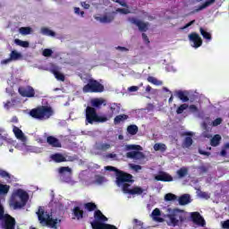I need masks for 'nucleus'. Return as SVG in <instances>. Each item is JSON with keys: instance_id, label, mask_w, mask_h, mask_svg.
I'll list each match as a JSON object with an SVG mask.
<instances>
[{"instance_id": "49", "label": "nucleus", "mask_w": 229, "mask_h": 229, "mask_svg": "<svg viewBox=\"0 0 229 229\" xmlns=\"http://www.w3.org/2000/svg\"><path fill=\"white\" fill-rule=\"evenodd\" d=\"M114 2L123 6V8H128V4L124 3V0H114Z\"/></svg>"}, {"instance_id": "46", "label": "nucleus", "mask_w": 229, "mask_h": 229, "mask_svg": "<svg viewBox=\"0 0 229 229\" xmlns=\"http://www.w3.org/2000/svg\"><path fill=\"white\" fill-rule=\"evenodd\" d=\"M75 160H78V156H67L65 157V162H74Z\"/></svg>"}, {"instance_id": "44", "label": "nucleus", "mask_w": 229, "mask_h": 229, "mask_svg": "<svg viewBox=\"0 0 229 229\" xmlns=\"http://www.w3.org/2000/svg\"><path fill=\"white\" fill-rule=\"evenodd\" d=\"M111 146L108 143H102L98 146V149H100V151H106L108 149H110Z\"/></svg>"}, {"instance_id": "51", "label": "nucleus", "mask_w": 229, "mask_h": 229, "mask_svg": "<svg viewBox=\"0 0 229 229\" xmlns=\"http://www.w3.org/2000/svg\"><path fill=\"white\" fill-rule=\"evenodd\" d=\"M130 165L134 171H140V169H142V166H140V165L131 164Z\"/></svg>"}, {"instance_id": "35", "label": "nucleus", "mask_w": 229, "mask_h": 229, "mask_svg": "<svg viewBox=\"0 0 229 229\" xmlns=\"http://www.w3.org/2000/svg\"><path fill=\"white\" fill-rule=\"evenodd\" d=\"M14 44H16V46H20V47H30V42L22 41L19 38L14 39Z\"/></svg>"}, {"instance_id": "12", "label": "nucleus", "mask_w": 229, "mask_h": 229, "mask_svg": "<svg viewBox=\"0 0 229 229\" xmlns=\"http://www.w3.org/2000/svg\"><path fill=\"white\" fill-rule=\"evenodd\" d=\"M18 92L21 98H35V89L31 86H21Z\"/></svg>"}, {"instance_id": "62", "label": "nucleus", "mask_w": 229, "mask_h": 229, "mask_svg": "<svg viewBox=\"0 0 229 229\" xmlns=\"http://www.w3.org/2000/svg\"><path fill=\"white\" fill-rule=\"evenodd\" d=\"M101 22H110V19H108L107 16H104L101 19Z\"/></svg>"}, {"instance_id": "9", "label": "nucleus", "mask_w": 229, "mask_h": 229, "mask_svg": "<svg viewBox=\"0 0 229 229\" xmlns=\"http://www.w3.org/2000/svg\"><path fill=\"white\" fill-rule=\"evenodd\" d=\"M83 92L85 93H101L105 92V86L99 81L94 79H89L88 83L82 88Z\"/></svg>"}, {"instance_id": "2", "label": "nucleus", "mask_w": 229, "mask_h": 229, "mask_svg": "<svg viewBox=\"0 0 229 229\" xmlns=\"http://www.w3.org/2000/svg\"><path fill=\"white\" fill-rule=\"evenodd\" d=\"M10 192V185L0 182V198L1 196H7ZM0 221H2V227L4 229H15L17 222L13 216L4 214V208L0 203Z\"/></svg>"}, {"instance_id": "23", "label": "nucleus", "mask_w": 229, "mask_h": 229, "mask_svg": "<svg viewBox=\"0 0 229 229\" xmlns=\"http://www.w3.org/2000/svg\"><path fill=\"white\" fill-rule=\"evenodd\" d=\"M128 115L127 114H119V115H116L114 119V124H121V123L126 121L128 119Z\"/></svg>"}, {"instance_id": "25", "label": "nucleus", "mask_w": 229, "mask_h": 229, "mask_svg": "<svg viewBox=\"0 0 229 229\" xmlns=\"http://www.w3.org/2000/svg\"><path fill=\"white\" fill-rule=\"evenodd\" d=\"M160 209L159 208H155L152 211V217L154 219V221H158L159 223H162V221H164V218L162 217H158L160 216Z\"/></svg>"}, {"instance_id": "7", "label": "nucleus", "mask_w": 229, "mask_h": 229, "mask_svg": "<svg viewBox=\"0 0 229 229\" xmlns=\"http://www.w3.org/2000/svg\"><path fill=\"white\" fill-rule=\"evenodd\" d=\"M125 151H130L126 153V157L132 160H144L146 155L142 151V147L140 145H126Z\"/></svg>"}, {"instance_id": "14", "label": "nucleus", "mask_w": 229, "mask_h": 229, "mask_svg": "<svg viewBox=\"0 0 229 229\" xmlns=\"http://www.w3.org/2000/svg\"><path fill=\"white\" fill-rule=\"evenodd\" d=\"M189 38L191 42H193L192 47L195 48L201 47L203 44V39L199 37V34L196 32H192L189 35Z\"/></svg>"}, {"instance_id": "63", "label": "nucleus", "mask_w": 229, "mask_h": 229, "mask_svg": "<svg viewBox=\"0 0 229 229\" xmlns=\"http://www.w3.org/2000/svg\"><path fill=\"white\" fill-rule=\"evenodd\" d=\"M116 49H118L119 51H128V48L124 47H117Z\"/></svg>"}, {"instance_id": "4", "label": "nucleus", "mask_w": 229, "mask_h": 229, "mask_svg": "<svg viewBox=\"0 0 229 229\" xmlns=\"http://www.w3.org/2000/svg\"><path fill=\"white\" fill-rule=\"evenodd\" d=\"M28 199H30V195L22 189H19L12 196L10 199V206L13 207L14 210L19 208H23L26 207V203H28Z\"/></svg>"}, {"instance_id": "29", "label": "nucleus", "mask_w": 229, "mask_h": 229, "mask_svg": "<svg viewBox=\"0 0 229 229\" xmlns=\"http://www.w3.org/2000/svg\"><path fill=\"white\" fill-rule=\"evenodd\" d=\"M127 131L130 135H137V133H139V127L135 124L129 125L127 127Z\"/></svg>"}, {"instance_id": "19", "label": "nucleus", "mask_w": 229, "mask_h": 229, "mask_svg": "<svg viewBox=\"0 0 229 229\" xmlns=\"http://www.w3.org/2000/svg\"><path fill=\"white\" fill-rule=\"evenodd\" d=\"M50 72L54 74L55 78H56L59 81H65V75L58 71V68H52Z\"/></svg>"}, {"instance_id": "3", "label": "nucleus", "mask_w": 229, "mask_h": 229, "mask_svg": "<svg viewBox=\"0 0 229 229\" xmlns=\"http://www.w3.org/2000/svg\"><path fill=\"white\" fill-rule=\"evenodd\" d=\"M29 115L37 121H47L55 115V110L49 106H38L29 112Z\"/></svg>"}, {"instance_id": "53", "label": "nucleus", "mask_w": 229, "mask_h": 229, "mask_svg": "<svg viewBox=\"0 0 229 229\" xmlns=\"http://www.w3.org/2000/svg\"><path fill=\"white\" fill-rule=\"evenodd\" d=\"M129 92H137V90H139V87L138 86H131L130 88H128Z\"/></svg>"}, {"instance_id": "16", "label": "nucleus", "mask_w": 229, "mask_h": 229, "mask_svg": "<svg viewBox=\"0 0 229 229\" xmlns=\"http://www.w3.org/2000/svg\"><path fill=\"white\" fill-rule=\"evenodd\" d=\"M191 217L195 225H199V226H205V219L201 216L199 212H192Z\"/></svg>"}, {"instance_id": "41", "label": "nucleus", "mask_w": 229, "mask_h": 229, "mask_svg": "<svg viewBox=\"0 0 229 229\" xmlns=\"http://www.w3.org/2000/svg\"><path fill=\"white\" fill-rule=\"evenodd\" d=\"M192 142H193V140H192L191 137H189V136L186 137L184 139V142H183L184 148H191L192 146Z\"/></svg>"}, {"instance_id": "1", "label": "nucleus", "mask_w": 229, "mask_h": 229, "mask_svg": "<svg viewBox=\"0 0 229 229\" xmlns=\"http://www.w3.org/2000/svg\"><path fill=\"white\" fill-rule=\"evenodd\" d=\"M106 171H113L115 173L116 176V185L117 187H122L123 194H131V196H135V194L140 196L144 192V190L139 186L130 189V183H133V175L128 174L123 170L115 168V166H106Z\"/></svg>"}, {"instance_id": "58", "label": "nucleus", "mask_w": 229, "mask_h": 229, "mask_svg": "<svg viewBox=\"0 0 229 229\" xmlns=\"http://www.w3.org/2000/svg\"><path fill=\"white\" fill-rule=\"evenodd\" d=\"M199 155H204L206 157H210V152H207V151L199 149Z\"/></svg>"}, {"instance_id": "6", "label": "nucleus", "mask_w": 229, "mask_h": 229, "mask_svg": "<svg viewBox=\"0 0 229 229\" xmlns=\"http://www.w3.org/2000/svg\"><path fill=\"white\" fill-rule=\"evenodd\" d=\"M167 217L172 226H178L180 223H185V221H187V212L174 208L171 214L167 215Z\"/></svg>"}, {"instance_id": "60", "label": "nucleus", "mask_w": 229, "mask_h": 229, "mask_svg": "<svg viewBox=\"0 0 229 229\" xmlns=\"http://www.w3.org/2000/svg\"><path fill=\"white\" fill-rule=\"evenodd\" d=\"M190 110L191 112H198V106H196L195 105H191L190 106Z\"/></svg>"}, {"instance_id": "61", "label": "nucleus", "mask_w": 229, "mask_h": 229, "mask_svg": "<svg viewBox=\"0 0 229 229\" xmlns=\"http://www.w3.org/2000/svg\"><path fill=\"white\" fill-rule=\"evenodd\" d=\"M81 5L85 8V10H89V8H90V4H87L86 2H82Z\"/></svg>"}, {"instance_id": "22", "label": "nucleus", "mask_w": 229, "mask_h": 229, "mask_svg": "<svg viewBox=\"0 0 229 229\" xmlns=\"http://www.w3.org/2000/svg\"><path fill=\"white\" fill-rule=\"evenodd\" d=\"M221 144V135L216 134L211 140H210V146L213 148H217V146Z\"/></svg>"}, {"instance_id": "55", "label": "nucleus", "mask_w": 229, "mask_h": 229, "mask_svg": "<svg viewBox=\"0 0 229 229\" xmlns=\"http://www.w3.org/2000/svg\"><path fill=\"white\" fill-rule=\"evenodd\" d=\"M141 37H142L144 42H147V44H149V38H148V35H146V33H142Z\"/></svg>"}, {"instance_id": "30", "label": "nucleus", "mask_w": 229, "mask_h": 229, "mask_svg": "<svg viewBox=\"0 0 229 229\" xmlns=\"http://www.w3.org/2000/svg\"><path fill=\"white\" fill-rule=\"evenodd\" d=\"M189 174V169L187 167H182L177 170V176L178 178H185Z\"/></svg>"}, {"instance_id": "36", "label": "nucleus", "mask_w": 229, "mask_h": 229, "mask_svg": "<svg viewBox=\"0 0 229 229\" xmlns=\"http://www.w3.org/2000/svg\"><path fill=\"white\" fill-rule=\"evenodd\" d=\"M15 103H17V99L12 98L11 100H8L6 103H4V106L6 108V110H10L12 106H15Z\"/></svg>"}, {"instance_id": "42", "label": "nucleus", "mask_w": 229, "mask_h": 229, "mask_svg": "<svg viewBox=\"0 0 229 229\" xmlns=\"http://www.w3.org/2000/svg\"><path fill=\"white\" fill-rule=\"evenodd\" d=\"M178 197H176V195L173 194V193H166L165 195V201H174L175 199H177Z\"/></svg>"}, {"instance_id": "39", "label": "nucleus", "mask_w": 229, "mask_h": 229, "mask_svg": "<svg viewBox=\"0 0 229 229\" xmlns=\"http://www.w3.org/2000/svg\"><path fill=\"white\" fill-rule=\"evenodd\" d=\"M187 108H189V105L187 104H182L179 107H177L176 109V114L178 115H180L181 114H183V112H185V110H187Z\"/></svg>"}, {"instance_id": "50", "label": "nucleus", "mask_w": 229, "mask_h": 229, "mask_svg": "<svg viewBox=\"0 0 229 229\" xmlns=\"http://www.w3.org/2000/svg\"><path fill=\"white\" fill-rule=\"evenodd\" d=\"M101 229H118L115 225L106 224Z\"/></svg>"}, {"instance_id": "10", "label": "nucleus", "mask_w": 229, "mask_h": 229, "mask_svg": "<svg viewBox=\"0 0 229 229\" xmlns=\"http://www.w3.org/2000/svg\"><path fill=\"white\" fill-rule=\"evenodd\" d=\"M106 221H108V218L103 215V212L101 210L97 209L94 212V221L90 223L92 229H102L106 224Z\"/></svg>"}, {"instance_id": "21", "label": "nucleus", "mask_w": 229, "mask_h": 229, "mask_svg": "<svg viewBox=\"0 0 229 229\" xmlns=\"http://www.w3.org/2000/svg\"><path fill=\"white\" fill-rule=\"evenodd\" d=\"M54 162L56 164H61V162H65V157L60 153H55L50 157Z\"/></svg>"}, {"instance_id": "52", "label": "nucleus", "mask_w": 229, "mask_h": 229, "mask_svg": "<svg viewBox=\"0 0 229 229\" xmlns=\"http://www.w3.org/2000/svg\"><path fill=\"white\" fill-rule=\"evenodd\" d=\"M96 182H97V183H103V182H105V177H103L101 175H98L96 177Z\"/></svg>"}, {"instance_id": "27", "label": "nucleus", "mask_w": 229, "mask_h": 229, "mask_svg": "<svg viewBox=\"0 0 229 229\" xmlns=\"http://www.w3.org/2000/svg\"><path fill=\"white\" fill-rule=\"evenodd\" d=\"M84 208L88 210V212H94V210L98 209V206L94 202H88L84 204Z\"/></svg>"}, {"instance_id": "17", "label": "nucleus", "mask_w": 229, "mask_h": 229, "mask_svg": "<svg viewBox=\"0 0 229 229\" xmlns=\"http://www.w3.org/2000/svg\"><path fill=\"white\" fill-rule=\"evenodd\" d=\"M157 182H173V176L164 171H160L157 175L155 176Z\"/></svg>"}, {"instance_id": "56", "label": "nucleus", "mask_w": 229, "mask_h": 229, "mask_svg": "<svg viewBox=\"0 0 229 229\" xmlns=\"http://www.w3.org/2000/svg\"><path fill=\"white\" fill-rule=\"evenodd\" d=\"M195 22H196L195 20L188 22L184 27L182 28V30H186V28H189V27L192 26V24H194Z\"/></svg>"}, {"instance_id": "57", "label": "nucleus", "mask_w": 229, "mask_h": 229, "mask_svg": "<svg viewBox=\"0 0 229 229\" xmlns=\"http://www.w3.org/2000/svg\"><path fill=\"white\" fill-rule=\"evenodd\" d=\"M200 198H204L205 199H208V198H209L208 193H207L205 191H201L200 192Z\"/></svg>"}, {"instance_id": "43", "label": "nucleus", "mask_w": 229, "mask_h": 229, "mask_svg": "<svg viewBox=\"0 0 229 229\" xmlns=\"http://www.w3.org/2000/svg\"><path fill=\"white\" fill-rule=\"evenodd\" d=\"M0 176L1 178H8V180L12 178V175L8 172H6V170L3 169H0Z\"/></svg>"}, {"instance_id": "38", "label": "nucleus", "mask_w": 229, "mask_h": 229, "mask_svg": "<svg viewBox=\"0 0 229 229\" xmlns=\"http://www.w3.org/2000/svg\"><path fill=\"white\" fill-rule=\"evenodd\" d=\"M19 33H21V35H30V34H31V28L30 27H21L19 29Z\"/></svg>"}, {"instance_id": "32", "label": "nucleus", "mask_w": 229, "mask_h": 229, "mask_svg": "<svg viewBox=\"0 0 229 229\" xmlns=\"http://www.w3.org/2000/svg\"><path fill=\"white\" fill-rule=\"evenodd\" d=\"M176 96L181 99V101H182V103H187V101H189V97H187V95H185L182 90L177 91Z\"/></svg>"}, {"instance_id": "18", "label": "nucleus", "mask_w": 229, "mask_h": 229, "mask_svg": "<svg viewBox=\"0 0 229 229\" xmlns=\"http://www.w3.org/2000/svg\"><path fill=\"white\" fill-rule=\"evenodd\" d=\"M47 142L51 146L52 148H62V142H60V140L54 136H48L47 138Z\"/></svg>"}, {"instance_id": "24", "label": "nucleus", "mask_w": 229, "mask_h": 229, "mask_svg": "<svg viewBox=\"0 0 229 229\" xmlns=\"http://www.w3.org/2000/svg\"><path fill=\"white\" fill-rule=\"evenodd\" d=\"M10 58L13 62H17V60H21V58H22V54L16 50H13L10 54Z\"/></svg>"}, {"instance_id": "54", "label": "nucleus", "mask_w": 229, "mask_h": 229, "mask_svg": "<svg viewBox=\"0 0 229 229\" xmlns=\"http://www.w3.org/2000/svg\"><path fill=\"white\" fill-rule=\"evenodd\" d=\"M74 13H75L77 15H80V14L85 15V12H83V11L80 12V7H75V8H74Z\"/></svg>"}, {"instance_id": "48", "label": "nucleus", "mask_w": 229, "mask_h": 229, "mask_svg": "<svg viewBox=\"0 0 229 229\" xmlns=\"http://www.w3.org/2000/svg\"><path fill=\"white\" fill-rule=\"evenodd\" d=\"M222 123H223L222 118H216L212 122V126H219V124H221Z\"/></svg>"}, {"instance_id": "20", "label": "nucleus", "mask_w": 229, "mask_h": 229, "mask_svg": "<svg viewBox=\"0 0 229 229\" xmlns=\"http://www.w3.org/2000/svg\"><path fill=\"white\" fill-rule=\"evenodd\" d=\"M179 205H189L191 203V195L189 194H183L181 197H179Z\"/></svg>"}, {"instance_id": "28", "label": "nucleus", "mask_w": 229, "mask_h": 229, "mask_svg": "<svg viewBox=\"0 0 229 229\" xmlns=\"http://www.w3.org/2000/svg\"><path fill=\"white\" fill-rule=\"evenodd\" d=\"M154 150L155 151H161V153H165V151L167 150V146L164 143H156L154 145Z\"/></svg>"}, {"instance_id": "26", "label": "nucleus", "mask_w": 229, "mask_h": 229, "mask_svg": "<svg viewBox=\"0 0 229 229\" xmlns=\"http://www.w3.org/2000/svg\"><path fill=\"white\" fill-rule=\"evenodd\" d=\"M13 131L16 139H20L21 140H22V139H24V132H22V131L21 129H19V127L14 126L13 129Z\"/></svg>"}, {"instance_id": "15", "label": "nucleus", "mask_w": 229, "mask_h": 229, "mask_svg": "<svg viewBox=\"0 0 229 229\" xmlns=\"http://www.w3.org/2000/svg\"><path fill=\"white\" fill-rule=\"evenodd\" d=\"M72 219H76L77 221H81V219H83L84 216H85V212L83 211V209H81V208H80L79 206H76L73 208V209L72 210Z\"/></svg>"}, {"instance_id": "37", "label": "nucleus", "mask_w": 229, "mask_h": 229, "mask_svg": "<svg viewBox=\"0 0 229 229\" xmlns=\"http://www.w3.org/2000/svg\"><path fill=\"white\" fill-rule=\"evenodd\" d=\"M42 35H47V37H55L56 35L55 31L47 29V28H42L41 29Z\"/></svg>"}, {"instance_id": "64", "label": "nucleus", "mask_w": 229, "mask_h": 229, "mask_svg": "<svg viewBox=\"0 0 229 229\" xmlns=\"http://www.w3.org/2000/svg\"><path fill=\"white\" fill-rule=\"evenodd\" d=\"M10 62H13L11 57H9L8 59H4V61H2V64H10Z\"/></svg>"}, {"instance_id": "45", "label": "nucleus", "mask_w": 229, "mask_h": 229, "mask_svg": "<svg viewBox=\"0 0 229 229\" xmlns=\"http://www.w3.org/2000/svg\"><path fill=\"white\" fill-rule=\"evenodd\" d=\"M43 56L49 57L53 55V50L51 48H46L42 53Z\"/></svg>"}, {"instance_id": "13", "label": "nucleus", "mask_w": 229, "mask_h": 229, "mask_svg": "<svg viewBox=\"0 0 229 229\" xmlns=\"http://www.w3.org/2000/svg\"><path fill=\"white\" fill-rule=\"evenodd\" d=\"M128 21L131 24H135V26L139 28L140 31H146L148 30V26H149V23L138 20L135 17H130Z\"/></svg>"}, {"instance_id": "47", "label": "nucleus", "mask_w": 229, "mask_h": 229, "mask_svg": "<svg viewBox=\"0 0 229 229\" xmlns=\"http://www.w3.org/2000/svg\"><path fill=\"white\" fill-rule=\"evenodd\" d=\"M116 12H119L120 13H123V15H128V13H131L130 10L124 9V8H118L116 9Z\"/></svg>"}, {"instance_id": "59", "label": "nucleus", "mask_w": 229, "mask_h": 229, "mask_svg": "<svg viewBox=\"0 0 229 229\" xmlns=\"http://www.w3.org/2000/svg\"><path fill=\"white\" fill-rule=\"evenodd\" d=\"M222 226H223V228H225V229H229V220L224 221Z\"/></svg>"}, {"instance_id": "40", "label": "nucleus", "mask_w": 229, "mask_h": 229, "mask_svg": "<svg viewBox=\"0 0 229 229\" xmlns=\"http://www.w3.org/2000/svg\"><path fill=\"white\" fill-rule=\"evenodd\" d=\"M214 3H216V0H208L199 7V10H205L210 4H214Z\"/></svg>"}, {"instance_id": "33", "label": "nucleus", "mask_w": 229, "mask_h": 229, "mask_svg": "<svg viewBox=\"0 0 229 229\" xmlns=\"http://www.w3.org/2000/svg\"><path fill=\"white\" fill-rule=\"evenodd\" d=\"M200 35L205 38L206 40H212V35L210 32H207V30H203V27L199 28Z\"/></svg>"}, {"instance_id": "11", "label": "nucleus", "mask_w": 229, "mask_h": 229, "mask_svg": "<svg viewBox=\"0 0 229 229\" xmlns=\"http://www.w3.org/2000/svg\"><path fill=\"white\" fill-rule=\"evenodd\" d=\"M60 178L64 183H71L72 182V169L69 166H61L58 169Z\"/></svg>"}, {"instance_id": "5", "label": "nucleus", "mask_w": 229, "mask_h": 229, "mask_svg": "<svg viewBox=\"0 0 229 229\" xmlns=\"http://www.w3.org/2000/svg\"><path fill=\"white\" fill-rule=\"evenodd\" d=\"M38 221L41 225H45L46 226H48V228H54L58 229V223L61 222V220H58L57 218L51 217V215L44 210L42 207L38 208V211L37 212Z\"/></svg>"}, {"instance_id": "34", "label": "nucleus", "mask_w": 229, "mask_h": 229, "mask_svg": "<svg viewBox=\"0 0 229 229\" xmlns=\"http://www.w3.org/2000/svg\"><path fill=\"white\" fill-rule=\"evenodd\" d=\"M147 81H148V83H152L153 85H157V86H160L163 83L162 81H158L157 78L153 76H148L147 78Z\"/></svg>"}, {"instance_id": "8", "label": "nucleus", "mask_w": 229, "mask_h": 229, "mask_svg": "<svg viewBox=\"0 0 229 229\" xmlns=\"http://www.w3.org/2000/svg\"><path fill=\"white\" fill-rule=\"evenodd\" d=\"M86 123L89 124H94V123H106L108 118L106 116H99L98 111L92 106H87L85 110Z\"/></svg>"}, {"instance_id": "31", "label": "nucleus", "mask_w": 229, "mask_h": 229, "mask_svg": "<svg viewBox=\"0 0 229 229\" xmlns=\"http://www.w3.org/2000/svg\"><path fill=\"white\" fill-rule=\"evenodd\" d=\"M103 103H105V100L101 98H95L91 100V107L99 108L103 105Z\"/></svg>"}]
</instances>
